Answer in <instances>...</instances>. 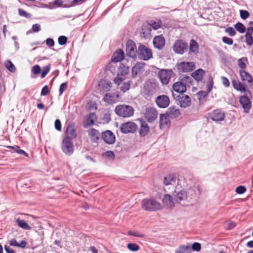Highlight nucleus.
I'll use <instances>...</instances> for the list:
<instances>
[{"label":"nucleus","mask_w":253,"mask_h":253,"mask_svg":"<svg viewBox=\"0 0 253 253\" xmlns=\"http://www.w3.org/2000/svg\"><path fill=\"white\" fill-rule=\"evenodd\" d=\"M225 32L230 36H234L236 35V31L232 27H228L225 29Z\"/></svg>","instance_id":"50"},{"label":"nucleus","mask_w":253,"mask_h":253,"mask_svg":"<svg viewBox=\"0 0 253 253\" xmlns=\"http://www.w3.org/2000/svg\"><path fill=\"white\" fill-rule=\"evenodd\" d=\"M99 86L102 91L107 92L109 91L112 87V83L108 80H101L99 84Z\"/></svg>","instance_id":"25"},{"label":"nucleus","mask_w":253,"mask_h":253,"mask_svg":"<svg viewBox=\"0 0 253 253\" xmlns=\"http://www.w3.org/2000/svg\"><path fill=\"white\" fill-rule=\"evenodd\" d=\"M153 42L155 48L162 49L165 45V40L162 35L156 36L154 38Z\"/></svg>","instance_id":"22"},{"label":"nucleus","mask_w":253,"mask_h":253,"mask_svg":"<svg viewBox=\"0 0 253 253\" xmlns=\"http://www.w3.org/2000/svg\"><path fill=\"white\" fill-rule=\"evenodd\" d=\"M67 41V38L64 36H61L58 38V43L60 45H64Z\"/></svg>","instance_id":"51"},{"label":"nucleus","mask_w":253,"mask_h":253,"mask_svg":"<svg viewBox=\"0 0 253 253\" xmlns=\"http://www.w3.org/2000/svg\"><path fill=\"white\" fill-rule=\"evenodd\" d=\"M240 16L243 19H246L250 16L249 12L247 10H241L240 11Z\"/></svg>","instance_id":"47"},{"label":"nucleus","mask_w":253,"mask_h":253,"mask_svg":"<svg viewBox=\"0 0 253 253\" xmlns=\"http://www.w3.org/2000/svg\"><path fill=\"white\" fill-rule=\"evenodd\" d=\"M253 33V32H252L251 28L247 29L246 34V42L247 44L250 46L253 44V37L252 36Z\"/></svg>","instance_id":"34"},{"label":"nucleus","mask_w":253,"mask_h":253,"mask_svg":"<svg viewBox=\"0 0 253 253\" xmlns=\"http://www.w3.org/2000/svg\"><path fill=\"white\" fill-rule=\"evenodd\" d=\"M144 67V64L142 63H138L136 64L132 68V76L133 77H135L137 74L143 71Z\"/></svg>","instance_id":"28"},{"label":"nucleus","mask_w":253,"mask_h":253,"mask_svg":"<svg viewBox=\"0 0 253 253\" xmlns=\"http://www.w3.org/2000/svg\"><path fill=\"white\" fill-rule=\"evenodd\" d=\"M54 126H55V128L56 130H57L58 131L61 130V122L59 120L57 119L55 120V123H54Z\"/></svg>","instance_id":"56"},{"label":"nucleus","mask_w":253,"mask_h":253,"mask_svg":"<svg viewBox=\"0 0 253 253\" xmlns=\"http://www.w3.org/2000/svg\"><path fill=\"white\" fill-rule=\"evenodd\" d=\"M176 177L174 175H169L164 179V183L166 185H174L176 183Z\"/></svg>","instance_id":"30"},{"label":"nucleus","mask_w":253,"mask_h":253,"mask_svg":"<svg viewBox=\"0 0 253 253\" xmlns=\"http://www.w3.org/2000/svg\"><path fill=\"white\" fill-rule=\"evenodd\" d=\"M232 84L234 88L237 90H238L242 93L245 92L246 95H251L250 91L247 89L245 85L242 83L233 80L232 81Z\"/></svg>","instance_id":"18"},{"label":"nucleus","mask_w":253,"mask_h":253,"mask_svg":"<svg viewBox=\"0 0 253 253\" xmlns=\"http://www.w3.org/2000/svg\"><path fill=\"white\" fill-rule=\"evenodd\" d=\"M190 51L194 53H196L199 50V45L198 43L194 40H191L190 42Z\"/></svg>","instance_id":"36"},{"label":"nucleus","mask_w":253,"mask_h":253,"mask_svg":"<svg viewBox=\"0 0 253 253\" xmlns=\"http://www.w3.org/2000/svg\"><path fill=\"white\" fill-rule=\"evenodd\" d=\"M5 66L6 68L11 72H14L16 70L14 65L9 60L5 62Z\"/></svg>","instance_id":"41"},{"label":"nucleus","mask_w":253,"mask_h":253,"mask_svg":"<svg viewBox=\"0 0 253 253\" xmlns=\"http://www.w3.org/2000/svg\"><path fill=\"white\" fill-rule=\"evenodd\" d=\"M67 84L66 83H62L59 88L60 94H62L63 92L67 89Z\"/></svg>","instance_id":"61"},{"label":"nucleus","mask_w":253,"mask_h":253,"mask_svg":"<svg viewBox=\"0 0 253 253\" xmlns=\"http://www.w3.org/2000/svg\"><path fill=\"white\" fill-rule=\"evenodd\" d=\"M205 74V71L202 69L196 70L192 74V76L197 81H201Z\"/></svg>","instance_id":"32"},{"label":"nucleus","mask_w":253,"mask_h":253,"mask_svg":"<svg viewBox=\"0 0 253 253\" xmlns=\"http://www.w3.org/2000/svg\"><path fill=\"white\" fill-rule=\"evenodd\" d=\"M145 90L149 94H152L158 89V84L154 80H148L144 84Z\"/></svg>","instance_id":"12"},{"label":"nucleus","mask_w":253,"mask_h":253,"mask_svg":"<svg viewBox=\"0 0 253 253\" xmlns=\"http://www.w3.org/2000/svg\"><path fill=\"white\" fill-rule=\"evenodd\" d=\"M124 79L123 78L120 77H117L114 79V82L118 85H120L122 82L124 81Z\"/></svg>","instance_id":"64"},{"label":"nucleus","mask_w":253,"mask_h":253,"mask_svg":"<svg viewBox=\"0 0 253 253\" xmlns=\"http://www.w3.org/2000/svg\"><path fill=\"white\" fill-rule=\"evenodd\" d=\"M158 116V113L154 108L147 107L146 108L144 117L149 122L155 120Z\"/></svg>","instance_id":"11"},{"label":"nucleus","mask_w":253,"mask_h":253,"mask_svg":"<svg viewBox=\"0 0 253 253\" xmlns=\"http://www.w3.org/2000/svg\"><path fill=\"white\" fill-rule=\"evenodd\" d=\"M195 190L193 188H190L186 191L184 190L175 191L173 196L176 203H185V201H190L195 196Z\"/></svg>","instance_id":"1"},{"label":"nucleus","mask_w":253,"mask_h":253,"mask_svg":"<svg viewBox=\"0 0 253 253\" xmlns=\"http://www.w3.org/2000/svg\"><path fill=\"white\" fill-rule=\"evenodd\" d=\"M61 149L63 152L67 156H70L74 153V147L72 140L68 137H64L61 144Z\"/></svg>","instance_id":"4"},{"label":"nucleus","mask_w":253,"mask_h":253,"mask_svg":"<svg viewBox=\"0 0 253 253\" xmlns=\"http://www.w3.org/2000/svg\"><path fill=\"white\" fill-rule=\"evenodd\" d=\"M170 117L168 114H162L160 116V128H164L166 126H168L170 124Z\"/></svg>","instance_id":"21"},{"label":"nucleus","mask_w":253,"mask_h":253,"mask_svg":"<svg viewBox=\"0 0 253 253\" xmlns=\"http://www.w3.org/2000/svg\"><path fill=\"white\" fill-rule=\"evenodd\" d=\"M156 102L158 107L165 108L169 105V99L168 96L161 95L157 97Z\"/></svg>","instance_id":"15"},{"label":"nucleus","mask_w":253,"mask_h":253,"mask_svg":"<svg viewBox=\"0 0 253 253\" xmlns=\"http://www.w3.org/2000/svg\"><path fill=\"white\" fill-rule=\"evenodd\" d=\"M129 72V68L124 64H121L118 70V74H121L122 76H125Z\"/></svg>","instance_id":"39"},{"label":"nucleus","mask_w":253,"mask_h":253,"mask_svg":"<svg viewBox=\"0 0 253 253\" xmlns=\"http://www.w3.org/2000/svg\"><path fill=\"white\" fill-rule=\"evenodd\" d=\"M172 72L171 70H161L158 73V76L162 84H167L171 78Z\"/></svg>","instance_id":"8"},{"label":"nucleus","mask_w":253,"mask_h":253,"mask_svg":"<svg viewBox=\"0 0 253 253\" xmlns=\"http://www.w3.org/2000/svg\"><path fill=\"white\" fill-rule=\"evenodd\" d=\"M177 69L180 72H189L195 69V64L193 62H181L177 65Z\"/></svg>","instance_id":"7"},{"label":"nucleus","mask_w":253,"mask_h":253,"mask_svg":"<svg viewBox=\"0 0 253 253\" xmlns=\"http://www.w3.org/2000/svg\"><path fill=\"white\" fill-rule=\"evenodd\" d=\"M240 74L241 78V79L245 82H247L249 84H252L253 82V80L252 77L248 73L246 72L244 70H241L240 71Z\"/></svg>","instance_id":"27"},{"label":"nucleus","mask_w":253,"mask_h":253,"mask_svg":"<svg viewBox=\"0 0 253 253\" xmlns=\"http://www.w3.org/2000/svg\"><path fill=\"white\" fill-rule=\"evenodd\" d=\"M49 92L48 88L47 85L44 86L41 91V95H46Z\"/></svg>","instance_id":"63"},{"label":"nucleus","mask_w":253,"mask_h":253,"mask_svg":"<svg viewBox=\"0 0 253 253\" xmlns=\"http://www.w3.org/2000/svg\"><path fill=\"white\" fill-rule=\"evenodd\" d=\"M172 96L181 107L186 108L190 106L191 104V98L187 95L181 94L175 96L174 93H172Z\"/></svg>","instance_id":"5"},{"label":"nucleus","mask_w":253,"mask_h":253,"mask_svg":"<svg viewBox=\"0 0 253 253\" xmlns=\"http://www.w3.org/2000/svg\"><path fill=\"white\" fill-rule=\"evenodd\" d=\"M191 248L192 251L193 250V251H196L199 252L201 250V244L200 243H194L192 245V246Z\"/></svg>","instance_id":"53"},{"label":"nucleus","mask_w":253,"mask_h":253,"mask_svg":"<svg viewBox=\"0 0 253 253\" xmlns=\"http://www.w3.org/2000/svg\"><path fill=\"white\" fill-rule=\"evenodd\" d=\"M248 95L246 94L245 95L241 96L239 99L240 103L244 109V112L246 113L249 112V110L252 107L251 102Z\"/></svg>","instance_id":"13"},{"label":"nucleus","mask_w":253,"mask_h":253,"mask_svg":"<svg viewBox=\"0 0 253 253\" xmlns=\"http://www.w3.org/2000/svg\"><path fill=\"white\" fill-rule=\"evenodd\" d=\"M66 136L65 137H68V139H72L75 138L77 136L76 131L74 124H69L66 130Z\"/></svg>","instance_id":"23"},{"label":"nucleus","mask_w":253,"mask_h":253,"mask_svg":"<svg viewBox=\"0 0 253 253\" xmlns=\"http://www.w3.org/2000/svg\"><path fill=\"white\" fill-rule=\"evenodd\" d=\"M96 119V115L93 113H89L86 119V124L87 126H90L94 124Z\"/></svg>","instance_id":"37"},{"label":"nucleus","mask_w":253,"mask_h":253,"mask_svg":"<svg viewBox=\"0 0 253 253\" xmlns=\"http://www.w3.org/2000/svg\"><path fill=\"white\" fill-rule=\"evenodd\" d=\"M247 61L246 58H241L238 60V65L239 67L243 70L246 67L245 61Z\"/></svg>","instance_id":"48"},{"label":"nucleus","mask_w":253,"mask_h":253,"mask_svg":"<svg viewBox=\"0 0 253 253\" xmlns=\"http://www.w3.org/2000/svg\"><path fill=\"white\" fill-rule=\"evenodd\" d=\"M121 131L124 133H133L137 129V125L133 122H128L122 124Z\"/></svg>","instance_id":"9"},{"label":"nucleus","mask_w":253,"mask_h":253,"mask_svg":"<svg viewBox=\"0 0 253 253\" xmlns=\"http://www.w3.org/2000/svg\"><path fill=\"white\" fill-rule=\"evenodd\" d=\"M188 44L181 40H177L173 46V49L174 51L178 54H182L187 49Z\"/></svg>","instance_id":"10"},{"label":"nucleus","mask_w":253,"mask_h":253,"mask_svg":"<svg viewBox=\"0 0 253 253\" xmlns=\"http://www.w3.org/2000/svg\"><path fill=\"white\" fill-rule=\"evenodd\" d=\"M130 84V81L123 83V84H122V86L120 87L121 90L123 91L124 92L128 90L129 89Z\"/></svg>","instance_id":"44"},{"label":"nucleus","mask_w":253,"mask_h":253,"mask_svg":"<svg viewBox=\"0 0 253 253\" xmlns=\"http://www.w3.org/2000/svg\"><path fill=\"white\" fill-rule=\"evenodd\" d=\"M88 134L90 138L93 141H96L99 138V132L93 128L90 129L88 130Z\"/></svg>","instance_id":"29"},{"label":"nucleus","mask_w":253,"mask_h":253,"mask_svg":"<svg viewBox=\"0 0 253 253\" xmlns=\"http://www.w3.org/2000/svg\"><path fill=\"white\" fill-rule=\"evenodd\" d=\"M149 131V127L148 125L145 123H142L141 127L139 130L140 135L141 136H146Z\"/></svg>","instance_id":"35"},{"label":"nucleus","mask_w":253,"mask_h":253,"mask_svg":"<svg viewBox=\"0 0 253 253\" xmlns=\"http://www.w3.org/2000/svg\"><path fill=\"white\" fill-rule=\"evenodd\" d=\"M162 203L164 206L167 208H172L174 206L175 201L174 198L170 196L169 194H166L164 195Z\"/></svg>","instance_id":"17"},{"label":"nucleus","mask_w":253,"mask_h":253,"mask_svg":"<svg viewBox=\"0 0 253 253\" xmlns=\"http://www.w3.org/2000/svg\"><path fill=\"white\" fill-rule=\"evenodd\" d=\"M171 118H176L180 115L179 109L175 108L174 107H170L169 108L167 113Z\"/></svg>","instance_id":"33"},{"label":"nucleus","mask_w":253,"mask_h":253,"mask_svg":"<svg viewBox=\"0 0 253 253\" xmlns=\"http://www.w3.org/2000/svg\"><path fill=\"white\" fill-rule=\"evenodd\" d=\"M50 69V65H47L42 68V73H41V78H43L45 77V76L48 73Z\"/></svg>","instance_id":"43"},{"label":"nucleus","mask_w":253,"mask_h":253,"mask_svg":"<svg viewBox=\"0 0 253 253\" xmlns=\"http://www.w3.org/2000/svg\"><path fill=\"white\" fill-rule=\"evenodd\" d=\"M127 248L131 251L136 252L139 250V247L135 243H129L127 245Z\"/></svg>","instance_id":"42"},{"label":"nucleus","mask_w":253,"mask_h":253,"mask_svg":"<svg viewBox=\"0 0 253 253\" xmlns=\"http://www.w3.org/2000/svg\"><path fill=\"white\" fill-rule=\"evenodd\" d=\"M41 70V67L38 65H36L34 66L31 70L32 72L35 75L39 74L40 73Z\"/></svg>","instance_id":"49"},{"label":"nucleus","mask_w":253,"mask_h":253,"mask_svg":"<svg viewBox=\"0 0 253 253\" xmlns=\"http://www.w3.org/2000/svg\"><path fill=\"white\" fill-rule=\"evenodd\" d=\"M136 47L135 43L131 40H128L126 44V52L127 55L134 57L136 53Z\"/></svg>","instance_id":"14"},{"label":"nucleus","mask_w":253,"mask_h":253,"mask_svg":"<svg viewBox=\"0 0 253 253\" xmlns=\"http://www.w3.org/2000/svg\"><path fill=\"white\" fill-rule=\"evenodd\" d=\"M46 44L49 47H52L54 45V42L53 39L48 38L46 40Z\"/></svg>","instance_id":"62"},{"label":"nucleus","mask_w":253,"mask_h":253,"mask_svg":"<svg viewBox=\"0 0 253 253\" xmlns=\"http://www.w3.org/2000/svg\"><path fill=\"white\" fill-rule=\"evenodd\" d=\"M211 119L215 122L222 121L224 119L225 114L220 110H215L213 111L210 116Z\"/></svg>","instance_id":"20"},{"label":"nucleus","mask_w":253,"mask_h":253,"mask_svg":"<svg viewBox=\"0 0 253 253\" xmlns=\"http://www.w3.org/2000/svg\"><path fill=\"white\" fill-rule=\"evenodd\" d=\"M15 152L19 154L24 155L26 156V157H28V155L27 154V153L25 152L23 150L20 149L19 147H18L17 146H16Z\"/></svg>","instance_id":"58"},{"label":"nucleus","mask_w":253,"mask_h":253,"mask_svg":"<svg viewBox=\"0 0 253 253\" xmlns=\"http://www.w3.org/2000/svg\"><path fill=\"white\" fill-rule=\"evenodd\" d=\"M127 234L129 235L133 236H135V237H140V238L144 237V234H141V233H140L139 232H138L137 231H128L127 232Z\"/></svg>","instance_id":"46"},{"label":"nucleus","mask_w":253,"mask_h":253,"mask_svg":"<svg viewBox=\"0 0 253 253\" xmlns=\"http://www.w3.org/2000/svg\"><path fill=\"white\" fill-rule=\"evenodd\" d=\"M116 114L121 117L127 118L132 116L134 114L133 108L129 105L125 104L117 106L115 109Z\"/></svg>","instance_id":"3"},{"label":"nucleus","mask_w":253,"mask_h":253,"mask_svg":"<svg viewBox=\"0 0 253 253\" xmlns=\"http://www.w3.org/2000/svg\"><path fill=\"white\" fill-rule=\"evenodd\" d=\"M235 28L240 33H244L246 31L245 26L240 22H238L235 25Z\"/></svg>","instance_id":"40"},{"label":"nucleus","mask_w":253,"mask_h":253,"mask_svg":"<svg viewBox=\"0 0 253 253\" xmlns=\"http://www.w3.org/2000/svg\"><path fill=\"white\" fill-rule=\"evenodd\" d=\"M124 58V53L121 49H118L113 54L112 61L118 62L122 61Z\"/></svg>","instance_id":"26"},{"label":"nucleus","mask_w":253,"mask_h":253,"mask_svg":"<svg viewBox=\"0 0 253 253\" xmlns=\"http://www.w3.org/2000/svg\"><path fill=\"white\" fill-rule=\"evenodd\" d=\"M119 97V93H108L104 96L103 100L108 104H112L118 101Z\"/></svg>","instance_id":"19"},{"label":"nucleus","mask_w":253,"mask_h":253,"mask_svg":"<svg viewBox=\"0 0 253 253\" xmlns=\"http://www.w3.org/2000/svg\"><path fill=\"white\" fill-rule=\"evenodd\" d=\"M19 14L26 18H29L31 17V15L30 13H27L26 11L22 9L19 8L18 9Z\"/></svg>","instance_id":"45"},{"label":"nucleus","mask_w":253,"mask_h":253,"mask_svg":"<svg viewBox=\"0 0 253 253\" xmlns=\"http://www.w3.org/2000/svg\"><path fill=\"white\" fill-rule=\"evenodd\" d=\"M225 227L228 230H231L235 227V223L231 221H228L225 223Z\"/></svg>","instance_id":"52"},{"label":"nucleus","mask_w":253,"mask_h":253,"mask_svg":"<svg viewBox=\"0 0 253 253\" xmlns=\"http://www.w3.org/2000/svg\"><path fill=\"white\" fill-rule=\"evenodd\" d=\"M172 88L175 92L181 94L186 90V85L182 82H177L174 83Z\"/></svg>","instance_id":"24"},{"label":"nucleus","mask_w":253,"mask_h":253,"mask_svg":"<svg viewBox=\"0 0 253 253\" xmlns=\"http://www.w3.org/2000/svg\"><path fill=\"white\" fill-rule=\"evenodd\" d=\"M221 80H222V82L223 84L225 87L229 86V85H230V82H229L228 79L227 78L224 77H222L221 78Z\"/></svg>","instance_id":"60"},{"label":"nucleus","mask_w":253,"mask_h":253,"mask_svg":"<svg viewBox=\"0 0 253 253\" xmlns=\"http://www.w3.org/2000/svg\"><path fill=\"white\" fill-rule=\"evenodd\" d=\"M41 30V26L39 24H35L32 26V30L34 33L38 32Z\"/></svg>","instance_id":"59"},{"label":"nucleus","mask_w":253,"mask_h":253,"mask_svg":"<svg viewBox=\"0 0 253 253\" xmlns=\"http://www.w3.org/2000/svg\"><path fill=\"white\" fill-rule=\"evenodd\" d=\"M222 41L226 44L228 45H231L233 43V41L232 39L228 38L227 37H223L222 38Z\"/></svg>","instance_id":"54"},{"label":"nucleus","mask_w":253,"mask_h":253,"mask_svg":"<svg viewBox=\"0 0 253 253\" xmlns=\"http://www.w3.org/2000/svg\"><path fill=\"white\" fill-rule=\"evenodd\" d=\"M141 206L143 210L148 211H154L162 209L160 202L154 198L143 199L141 202Z\"/></svg>","instance_id":"2"},{"label":"nucleus","mask_w":253,"mask_h":253,"mask_svg":"<svg viewBox=\"0 0 253 253\" xmlns=\"http://www.w3.org/2000/svg\"><path fill=\"white\" fill-rule=\"evenodd\" d=\"M137 51L139 58L143 60H148L152 57L151 50L144 45H140Z\"/></svg>","instance_id":"6"},{"label":"nucleus","mask_w":253,"mask_h":253,"mask_svg":"<svg viewBox=\"0 0 253 253\" xmlns=\"http://www.w3.org/2000/svg\"><path fill=\"white\" fill-rule=\"evenodd\" d=\"M246 191V189L244 186H238L236 189V192L238 194H243Z\"/></svg>","instance_id":"55"},{"label":"nucleus","mask_w":253,"mask_h":253,"mask_svg":"<svg viewBox=\"0 0 253 253\" xmlns=\"http://www.w3.org/2000/svg\"><path fill=\"white\" fill-rule=\"evenodd\" d=\"M102 138L108 144H112L115 142L116 137L114 134L110 130H106L102 134Z\"/></svg>","instance_id":"16"},{"label":"nucleus","mask_w":253,"mask_h":253,"mask_svg":"<svg viewBox=\"0 0 253 253\" xmlns=\"http://www.w3.org/2000/svg\"><path fill=\"white\" fill-rule=\"evenodd\" d=\"M17 224L22 229L25 230H30L31 227L23 220L17 219L16 220Z\"/></svg>","instance_id":"38"},{"label":"nucleus","mask_w":253,"mask_h":253,"mask_svg":"<svg viewBox=\"0 0 253 253\" xmlns=\"http://www.w3.org/2000/svg\"><path fill=\"white\" fill-rule=\"evenodd\" d=\"M191 252L190 245H181L175 250V253H191Z\"/></svg>","instance_id":"31"},{"label":"nucleus","mask_w":253,"mask_h":253,"mask_svg":"<svg viewBox=\"0 0 253 253\" xmlns=\"http://www.w3.org/2000/svg\"><path fill=\"white\" fill-rule=\"evenodd\" d=\"M209 94L208 92L207 91H201L197 93V95L199 97V99H200L202 97H205L208 95Z\"/></svg>","instance_id":"57"}]
</instances>
